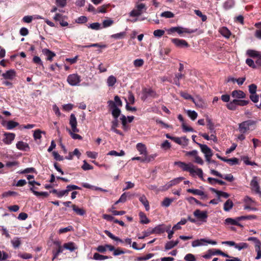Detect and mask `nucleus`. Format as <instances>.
Instances as JSON below:
<instances>
[{"label": "nucleus", "instance_id": "f257e3e1", "mask_svg": "<svg viewBox=\"0 0 261 261\" xmlns=\"http://www.w3.org/2000/svg\"><path fill=\"white\" fill-rule=\"evenodd\" d=\"M197 145L200 148L201 152L204 154L206 161L208 164H212L214 167H217L218 165L217 162L211 159L213 155L212 150L205 144L197 143Z\"/></svg>", "mask_w": 261, "mask_h": 261}, {"label": "nucleus", "instance_id": "f03ea898", "mask_svg": "<svg viewBox=\"0 0 261 261\" xmlns=\"http://www.w3.org/2000/svg\"><path fill=\"white\" fill-rule=\"evenodd\" d=\"M69 124L71 127V130L69 129V133L73 139H82V137L75 133H79V129L77 128V121L75 116L71 114L69 119Z\"/></svg>", "mask_w": 261, "mask_h": 261}, {"label": "nucleus", "instance_id": "7ed1b4c3", "mask_svg": "<svg viewBox=\"0 0 261 261\" xmlns=\"http://www.w3.org/2000/svg\"><path fill=\"white\" fill-rule=\"evenodd\" d=\"M257 121L252 119L244 121L239 124V130L241 133L245 134L249 130L255 129Z\"/></svg>", "mask_w": 261, "mask_h": 261}, {"label": "nucleus", "instance_id": "20e7f679", "mask_svg": "<svg viewBox=\"0 0 261 261\" xmlns=\"http://www.w3.org/2000/svg\"><path fill=\"white\" fill-rule=\"evenodd\" d=\"M174 165L178 166L180 168L184 171L189 172L190 174H192L194 171V165L189 163L188 164L186 163L181 161L175 162L174 163Z\"/></svg>", "mask_w": 261, "mask_h": 261}, {"label": "nucleus", "instance_id": "39448f33", "mask_svg": "<svg viewBox=\"0 0 261 261\" xmlns=\"http://www.w3.org/2000/svg\"><path fill=\"white\" fill-rule=\"evenodd\" d=\"M67 81L71 86H77L81 81V76L77 74H71L68 76Z\"/></svg>", "mask_w": 261, "mask_h": 261}, {"label": "nucleus", "instance_id": "423d86ee", "mask_svg": "<svg viewBox=\"0 0 261 261\" xmlns=\"http://www.w3.org/2000/svg\"><path fill=\"white\" fill-rule=\"evenodd\" d=\"M193 215L198 220L203 222H206L208 217L207 211H201L197 209L193 212Z\"/></svg>", "mask_w": 261, "mask_h": 261}, {"label": "nucleus", "instance_id": "0eeeda50", "mask_svg": "<svg viewBox=\"0 0 261 261\" xmlns=\"http://www.w3.org/2000/svg\"><path fill=\"white\" fill-rule=\"evenodd\" d=\"M250 185L252 191H254L256 194H261V191L257 181V177H254L252 178L251 180Z\"/></svg>", "mask_w": 261, "mask_h": 261}, {"label": "nucleus", "instance_id": "6e6552de", "mask_svg": "<svg viewBox=\"0 0 261 261\" xmlns=\"http://www.w3.org/2000/svg\"><path fill=\"white\" fill-rule=\"evenodd\" d=\"M171 225L166 226L165 224H160L153 228V230L154 233L161 234L164 233L165 231H168L171 228Z\"/></svg>", "mask_w": 261, "mask_h": 261}, {"label": "nucleus", "instance_id": "1a4fd4ad", "mask_svg": "<svg viewBox=\"0 0 261 261\" xmlns=\"http://www.w3.org/2000/svg\"><path fill=\"white\" fill-rule=\"evenodd\" d=\"M67 18V17L66 16L63 15L60 13H56L54 17V19L56 21H59L62 27H67L68 25V23L64 21V20Z\"/></svg>", "mask_w": 261, "mask_h": 261}, {"label": "nucleus", "instance_id": "9d476101", "mask_svg": "<svg viewBox=\"0 0 261 261\" xmlns=\"http://www.w3.org/2000/svg\"><path fill=\"white\" fill-rule=\"evenodd\" d=\"M171 41L178 47L187 48L190 46L188 43L185 40L179 39L178 38H173L171 39Z\"/></svg>", "mask_w": 261, "mask_h": 261}, {"label": "nucleus", "instance_id": "9b49d317", "mask_svg": "<svg viewBox=\"0 0 261 261\" xmlns=\"http://www.w3.org/2000/svg\"><path fill=\"white\" fill-rule=\"evenodd\" d=\"M211 173L214 175L223 178L229 182H231L234 180L233 176L231 174H227L224 176L222 174L214 169H211Z\"/></svg>", "mask_w": 261, "mask_h": 261}, {"label": "nucleus", "instance_id": "f8f14e48", "mask_svg": "<svg viewBox=\"0 0 261 261\" xmlns=\"http://www.w3.org/2000/svg\"><path fill=\"white\" fill-rule=\"evenodd\" d=\"M42 52L46 57V60L47 61L51 62L53 60V58L56 56V54L54 52L47 48H43Z\"/></svg>", "mask_w": 261, "mask_h": 261}, {"label": "nucleus", "instance_id": "ddd939ff", "mask_svg": "<svg viewBox=\"0 0 261 261\" xmlns=\"http://www.w3.org/2000/svg\"><path fill=\"white\" fill-rule=\"evenodd\" d=\"M231 96L233 98L237 99L245 98L246 94L242 90H235L231 92Z\"/></svg>", "mask_w": 261, "mask_h": 261}, {"label": "nucleus", "instance_id": "4468645a", "mask_svg": "<svg viewBox=\"0 0 261 261\" xmlns=\"http://www.w3.org/2000/svg\"><path fill=\"white\" fill-rule=\"evenodd\" d=\"M5 136L6 137L3 139V142L7 145L11 144L15 137L14 134L11 133H6Z\"/></svg>", "mask_w": 261, "mask_h": 261}, {"label": "nucleus", "instance_id": "2eb2a0df", "mask_svg": "<svg viewBox=\"0 0 261 261\" xmlns=\"http://www.w3.org/2000/svg\"><path fill=\"white\" fill-rule=\"evenodd\" d=\"M3 77L6 80H12L16 76L14 70L10 69L2 74Z\"/></svg>", "mask_w": 261, "mask_h": 261}, {"label": "nucleus", "instance_id": "dca6fc26", "mask_svg": "<svg viewBox=\"0 0 261 261\" xmlns=\"http://www.w3.org/2000/svg\"><path fill=\"white\" fill-rule=\"evenodd\" d=\"M187 192L192 193L194 195H199L202 196V198L207 197V195L205 193L198 189H188L187 190Z\"/></svg>", "mask_w": 261, "mask_h": 261}, {"label": "nucleus", "instance_id": "f3484780", "mask_svg": "<svg viewBox=\"0 0 261 261\" xmlns=\"http://www.w3.org/2000/svg\"><path fill=\"white\" fill-rule=\"evenodd\" d=\"M197 30H192L188 28H184L182 27H178L177 33L180 36H182L183 33L191 34L195 33Z\"/></svg>", "mask_w": 261, "mask_h": 261}, {"label": "nucleus", "instance_id": "a211bd4d", "mask_svg": "<svg viewBox=\"0 0 261 261\" xmlns=\"http://www.w3.org/2000/svg\"><path fill=\"white\" fill-rule=\"evenodd\" d=\"M17 149L23 151H28L30 149L29 145L28 143L23 141H19L16 144Z\"/></svg>", "mask_w": 261, "mask_h": 261}, {"label": "nucleus", "instance_id": "6ab92c4d", "mask_svg": "<svg viewBox=\"0 0 261 261\" xmlns=\"http://www.w3.org/2000/svg\"><path fill=\"white\" fill-rule=\"evenodd\" d=\"M173 141L179 145H185L187 144L189 140L186 138V137H182L181 138L174 137Z\"/></svg>", "mask_w": 261, "mask_h": 261}, {"label": "nucleus", "instance_id": "aec40b11", "mask_svg": "<svg viewBox=\"0 0 261 261\" xmlns=\"http://www.w3.org/2000/svg\"><path fill=\"white\" fill-rule=\"evenodd\" d=\"M210 190L212 192L215 193L217 195L219 198H220V197H223L225 198H227L229 197V194H228L227 193L217 190L214 188H211Z\"/></svg>", "mask_w": 261, "mask_h": 261}, {"label": "nucleus", "instance_id": "412c9836", "mask_svg": "<svg viewBox=\"0 0 261 261\" xmlns=\"http://www.w3.org/2000/svg\"><path fill=\"white\" fill-rule=\"evenodd\" d=\"M139 201L144 206L146 211H148L150 209L149 204L148 200L144 195H142L139 198Z\"/></svg>", "mask_w": 261, "mask_h": 261}, {"label": "nucleus", "instance_id": "4be33fe9", "mask_svg": "<svg viewBox=\"0 0 261 261\" xmlns=\"http://www.w3.org/2000/svg\"><path fill=\"white\" fill-rule=\"evenodd\" d=\"M63 248L69 250L71 252L74 251L75 250L77 249V247L75 246V243L72 242L64 243L63 245Z\"/></svg>", "mask_w": 261, "mask_h": 261}, {"label": "nucleus", "instance_id": "5701e85b", "mask_svg": "<svg viewBox=\"0 0 261 261\" xmlns=\"http://www.w3.org/2000/svg\"><path fill=\"white\" fill-rule=\"evenodd\" d=\"M71 207L73 211L79 216H84L86 214V211L83 208H79L75 204H72Z\"/></svg>", "mask_w": 261, "mask_h": 261}, {"label": "nucleus", "instance_id": "b1692460", "mask_svg": "<svg viewBox=\"0 0 261 261\" xmlns=\"http://www.w3.org/2000/svg\"><path fill=\"white\" fill-rule=\"evenodd\" d=\"M30 191L33 193V194L37 197L42 196L43 197H47L49 195V193L47 192H38L34 190L33 187H31L30 189Z\"/></svg>", "mask_w": 261, "mask_h": 261}, {"label": "nucleus", "instance_id": "393cba45", "mask_svg": "<svg viewBox=\"0 0 261 261\" xmlns=\"http://www.w3.org/2000/svg\"><path fill=\"white\" fill-rule=\"evenodd\" d=\"M136 148L141 154L146 155L147 153L146 147L144 144L139 143L137 144Z\"/></svg>", "mask_w": 261, "mask_h": 261}, {"label": "nucleus", "instance_id": "a878e982", "mask_svg": "<svg viewBox=\"0 0 261 261\" xmlns=\"http://www.w3.org/2000/svg\"><path fill=\"white\" fill-rule=\"evenodd\" d=\"M184 179L182 177H179L176 178H174L173 180H171L169 183H168L166 186L167 187V188H170L173 186H175L178 184H179L180 182H181L183 179Z\"/></svg>", "mask_w": 261, "mask_h": 261}, {"label": "nucleus", "instance_id": "bb28decb", "mask_svg": "<svg viewBox=\"0 0 261 261\" xmlns=\"http://www.w3.org/2000/svg\"><path fill=\"white\" fill-rule=\"evenodd\" d=\"M105 233L108 236L109 238H110L111 239L117 241L121 243H123V241L121 239H120L119 238L115 236L113 233H112L109 230H106L104 231Z\"/></svg>", "mask_w": 261, "mask_h": 261}, {"label": "nucleus", "instance_id": "cd10ccee", "mask_svg": "<svg viewBox=\"0 0 261 261\" xmlns=\"http://www.w3.org/2000/svg\"><path fill=\"white\" fill-rule=\"evenodd\" d=\"M139 216L140 219V223L142 224H148L150 222V220L146 217V215L142 212H141L139 214Z\"/></svg>", "mask_w": 261, "mask_h": 261}, {"label": "nucleus", "instance_id": "c85d7f7f", "mask_svg": "<svg viewBox=\"0 0 261 261\" xmlns=\"http://www.w3.org/2000/svg\"><path fill=\"white\" fill-rule=\"evenodd\" d=\"M233 203L230 199H228L224 204L223 209L226 212L229 211L233 207Z\"/></svg>", "mask_w": 261, "mask_h": 261}, {"label": "nucleus", "instance_id": "c756f323", "mask_svg": "<svg viewBox=\"0 0 261 261\" xmlns=\"http://www.w3.org/2000/svg\"><path fill=\"white\" fill-rule=\"evenodd\" d=\"M195 167L194 166V172H193L192 173V174H190L192 175V176H194V174H196L197 175H198V176L201 180H204V179H203V173L202 170L201 168H196L195 169Z\"/></svg>", "mask_w": 261, "mask_h": 261}, {"label": "nucleus", "instance_id": "7c9ffc66", "mask_svg": "<svg viewBox=\"0 0 261 261\" xmlns=\"http://www.w3.org/2000/svg\"><path fill=\"white\" fill-rule=\"evenodd\" d=\"M221 34L226 38H229L231 35L230 31L226 27H223L220 29Z\"/></svg>", "mask_w": 261, "mask_h": 261}, {"label": "nucleus", "instance_id": "2f4dec72", "mask_svg": "<svg viewBox=\"0 0 261 261\" xmlns=\"http://www.w3.org/2000/svg\"><path fill=\"white\" fill-rule=\"evenodd\" d=\"M179 243V241L178 240L175 241V242L173 241H169L168 242L165 246V250H169L176 246Z\"/></svg>", "mask_w": 261, "mask_h": 261}, {"label": "nucleus", "instance_id": "473e14b6", "mask_svg": "<svg viewBox=\"0 0 261 261\" xmlns=\"http://www.w3.org/2000/svg\"><path fill=\"white\" fill-rule=\"evenodd\" d=\"M206 121L207 122V126L208 129L212 133L215 132V126L214 123L212 122V120L208 117H207L206 118Z\"/></svg>", "mask_w": 261, "mask_h": 261}, {"label": "nucleus", "instance_id": "72a5a7b5", "mask_svg": "<svg viewBox=\"0 0 261 261\" xmlns=\"http://www.w3.org/2000/svg\"><path fill=\"white\" fill-rule=\"evenodd\" d=\"M257 219V216L254 215L242 216L237 217L238 220H254Z\"/></svg>", "mask_w": 261, "mask_h": 261}, {"label": "nucleus", "instance_id": "f704fd0d", "mask_svg": "<svg viewBox=\"0 0 261 261\" xmlns=\"http://www.w3.org/2000/svg\"><path fill=\"white\" fill-rule=\"evenodd\" d=\"M255 250L257 253V255L255 257L256 259L261 258V242L259 244H257L254 246Z\"/></svg>", "mask_w": 261, "mask_h": 261}, {"label": "nucleus", "instance_id": "c9c22d12", "mask_svg": "<svg viewBox=\"0 0 261 261\" xmlns=\"http://www.w3.org/2000/svg\"><path fill=\"white\" fill-rule=\"evenodd\" d=\"M111 258H112L111 256L102 255L98 253H95L93 255V259L95 260H101Z\"/></svg>", "mask_w": 261, "mask_h": 261}, {"label": "nucleus", "instance_id": "e433bc0d", "mask_svg": "<svg viewBox=\"0 0 261 261\" xmlns=\"http://www.w3.org/2000/svg\"><path fill=\"white\" fill-rule=\"evenodd\" d=\"M121 121L122 128L124 130L126 131L128 129V126L127 125V119L125 115H121L120 117Z\"/></svg>", "mask_w": 261, "mask_h": 261}, {"label": "nucleus", "instance_id": "4c0bfd02", "mask_svg": "<svg viewBox=\"0 0 261 261\" xmlns=\"http://www.w3.org/2000/svg\"><path fill=\"white\" fill-rule=\"evenodd\" d=\"M107 83L109 87H113L116 83V78L113 75H111L108 78Z\"/></svg>", "mask_w": 261, "mask_h": 261}, {"label": "nucleus", "instance_id": "58836bf2", "mask_svg": "<svg viewBox=\"0 0 261 261\" xmlns=\"http://www.w3.org/2000/svg\"><path fill=\"white\" fill-rule=\"evenodd\" d=\"M237 217L235 219L228 218L225 220L224 223L226 225H236L237 224Z\"/></svg>", "mask_w": 261, "mask_h": 261}, {"label": "nucleus", "instance_id": "ea45409f", "mask_svg": "<svg viewBox=\"0 0 261 261\" xmlns=\"http://www.w3.org/2000/svg\"><path fill=\"white\" fill-rule=\"evenodd\" d=\"M249 245L246 243H240L239 244L236 243L235 248L238 249L239 250H241L242 249H246L248 247Z\"/></svg>", "mask_w": 261, "mask_h": 261}, {"label": "nucleus", "instance_id": "a19ab883", "mask_svg": "<svg viewBox=\"0 0 261 261\" xmlns=\"http://www.w3.org/2000/svg\"><path fill=\"white\" fill-rule=\"evenodd\" d=\"M156 155L155 154H151V155H147V153L146 154V155H144V159L143 160V161H144V162H150L152 161H153L154 158L156 157Z\"/></svg>", "mask_w": 261, "mask_h": 261}, {"label": "nucleus", "instance_id": "79ce46f5", "mask_svg": "<svg viewBox=\"0 0 261 261\" xmlns=\"http://www.w3.org/2000/svg\"><path fill=\"white\" fill-rule=\"evenodd\" d=\"M247 54L250 57H252V58H254V57H257L258 58V57L259 56V52L256 51V50H252V49H248L247 51Z\"/></svg>", "mask_w": 261, "mask_h": 261}, {"label": "nucleus", "instance_id": "37998d69", "mask_svg": "<svg viewBox=\"0 0 261 261\" xmlns=\"http://www.w3.org/2000/svg\"><path fill=\"white\" fill-rule=\"evenodd\" d=\"M235 101V99H233L232 101H230L229 103H228L226 105V107L228 109L232 111L236 110L237 106Z\"/></svg>", "mask_w": 261, "mask_h": 261}, {"label": "nucleus", "instance_id": "c03bdc74", "mask_svg": "<svg viewBox=\"0 0 261 261\" xmlns=\"http://www.w3.org/2000/svg\"><path fill=\"white\" fill-rule=\"evenodd\" d=\"M18 123L13 121L12 120H10L7 122V128L8 129H12L14 127H16L17 126H18Z\"/></svg>", "mask_w": 261, "mask_h": 261}, {"label": "nucleus", "instance_id": "a18cd8bd", "mask_svg": "<svg viewBox=\"0 0 261 261\" xmlns=\"http://www.w3.org/2000/svg\"><path fill=\"white\" fill-rule=\"evenodd\" d=\"M234 3L232 0H227L224 3L223 7L225 9L228 10L233 7Z\"/></svg>", "mask_w": 261, "mask_h": 261}, {"label": "nucleus", "instance_id": "49530a36", "mask_svg": "<svg viewBox=\"0 0 261 261\" xmlns=\"http://www.w3.org/2000/svg\"><path fill=\"white\" fill-rule=\"evenodd\" d=\"M125 36H126V33L125 32H120L119 33H116V34H113V35H111V37L112 38L118 39L124 38Z\"/></svg>", "mask_w": 261, "mask_h": 261}, {"label": "nucleus", "instance_id": "de8ad7c7", "mask_svg": "<svg viewBox=\"0 0 261 261\" xmlns=\"http://www.w3.org/2000/svg\"><path fill=\"white\" fill-rule=\"evenodd\" d=\"M161 16L166 18H173L174 16V13L171 11H165L161 14Z\"/></svg>", "mask_w": 261, "mask_h": 261}, {"label": "nucleus", "instance_id": "09e8293b", "mask_svg": "<svg viewBox=\"0 0 261 261\" xmlns=\"http://www.w3.org/2000/svg\"><path fill=\"white\" fill-rule=\"evenodd\" d=\"M235 102L237 103V106H245L249 103V100H240L235 99Z\"/></svg>", "mask_w": 261, "mask_h": 261}, {"label": "nucleus", "instance_id": "8fccbe9b", "mask_svg": "<svg viewBox=\"0 0 261 261\" xmlns=\"http://www.w3.org/2000/svg\"><path fill=\"white\" fill-rule=\"evenodd\" d=\"M188 116L192 120H195L198 116L197 113L195 111L188 110L187 111Z\"/></svg>", "mask_w": 261, "mask_h": 261}, {"label": "nucleus", "instance_id": "3c124183", "mask_svg": "<svg viewBox=\"0 0 261 261\" xmlns=\"http://www.w3.org/2000/svg\"><path fill=\"white\" fill-rule=\"evenodd\" d=\"M11 243L14 248H18L21 244V242L18 238H14L12 241Z\"/></svg>", "mask_w": 261, "mask_h": 261}, {"label": "nucleus", "instance_id": "603ef678", "mask_svg": "<svg viewBox=\"0 0 261 261\" xmlns=\"http://www.w3.org/2000/svg\"><path fill=\"white\" fill-rule=\"evenodd\" d=\"M121 110L118 107L116 108L115 109L112 110V115L114 118H118V117L120 115Z\"/></svg>", "mask_w": 261, "mask_h": 261}, {"label": "nucleus", "instance_id": "864d4df0", "mask_svg": "<svg viewBox=\"0 0 261 261\" xmlns=\"http://www.w3.org/2000/svg\"><path fill=\"white\" fill-rule=\"evenodd\" d=\"M110 6L109 5H103L97 8V13H104L106 12V10Z\"/></svg>", "mask_w": 261, "mask_h": 261}, {"label": "nucleus", "instance_id": "5fc2aeb1", "mask_svg": "<svg viewBox=\"0 0 261 261\" xmlns=\"http://www.w3.org/2000/svg\"><path fill=\"white\" fill-rule=\"evenodd\" d=\"M56 4L58 7L64 8L67 5V0H56Z\"/></svg>", "mask_w": 261, "mask_h": 261}, {"label": "nucleus", "instance_id": "6e6d98bb", "mask_svg": "<svg viewBox=\"0 0 261 261\" xmlns=\"http://www.w3.org/2000/svg\"><path fill=\"white\" fill-rule=\"evenodd\" d=\"M249 92L250 94H253L256 93L257 86L254 84H252L248 86Z\"/></svg>", "mask_w": 261, "mask_h": 261}, {"label": "nucleus", "instance_id": "4d7b16f0", "mask_svg": "<svg viewBox=\"0 0 261 261\" xmlns=\"http://www.w3.org/2000/svg\"><path fill=\"white\" fill-rule=\"evenodd\" d=\"M88 21V18L86 16H81L79 17H78L76 20L75 22L77 23H85L87 22Z\"/></svg>", "mask_w": 261, "mask_h": 261}, {"label": "nucleus", "instance_id": "13d9d810", "mask_svg": "<svg viewBox=\"0 0 261 261\" xmlns=\"http://www.w3.org/2000/svg\"><path fill=\"white\" fill-rule=\"evenodd\" d=\"M88 28H90L92 30H98L100 29V24L98 22H94L92 23L91 24H90L88 26Z\"/></svg>", "mask_w": 261, "mask_h": 261}, {"label": "nucleus", "instance_id": "bf43d9fd", "mask_svg": "<svg viewBox=\"0 0 261 261\" xmlns=\"http://www.w3.org/2000/svg\"><path fill=\"white\" fill-rule=\"evenodd\" d=\"M172 202L173 199L166 197L162 201V205L165 207H168Z\"/></svg>", "mask_w": 261, "mask_h": 261}, {"label": "nucleus", "instance_id": "052dcab7", "mask_svg": "<svg viewBox=\"0 0 261 261\" xmlns=\"http://www.w3.org/2000/svg\"><path fill=\"white\" fill-rule=\"evenodd\" d=\"M144 92L147 94V96H151L153 97H155L156 96L155 92L151 89H145L144 90Z\"/></svg>", "mask_w": 261, "mask_h": 261}, {"label": "nucleus", "instance_id": "680f3d73", "mask_svg": "<svg viewBox=\"0 0 261 261\" xmlns=\"http://www.w3.org/2000/svg\"><path fill=\"white\" fill-rule=\"evenodd\" d=\"M41 133H44V132L41 131L40 129H36L34 131L33 137L35 140L40 139L41 138Z\"/></svg>", "mask_w": 261, "mask_h": 261}, {"label": "nucleus", "instance_id": "e2e57ef3", "mask_svg": "<svg viewBox=\"0 0 261 261\" xmlns=\"http://www.w3.org/2000/svg\"><path fill=\"white\" fill-rule=\"evenodd\" d=\"M195 13L200 17H201L202 21H205L207 19V16L202 14V13L199 10H195Z\"/></svg>", "mask_w": 261, "mask_h": 261}, {"label": "nucleus", "instance_id": "0e129e2a", "mask_svg": "<svg viewBox=\"0 0 261 261\" xmlns=\"http://www.w3.org/2000/svg\"><path fill=\"white\" fill-rule=\"evenodd\" d=\"M242 160H243L244 163L247 165H256V164L254 162H251L249 160V158L247 156H244L242 158Z\"/></svg>", "mask_w": 261, "mask_h": 261}, {"label": "nucleus", "instance_id": "69168bd1", "mask_svg": "<svg viewBox=\"0 0 261 261\" xmlns=\"http://www.w3.org/2000/svg\"><path fill=\"white\" fill-rule=\"evenodd\" d=\"M114 23L113 20L108 19L106 20H104L102 22V25L103 28H107L110 27Z\"/></svg>", "mask_w": 261, "mask_h": 261}, {"label": "nucleus", "instance_id": "338daca9", "mask_svg": "<svg viewBox=\"0 0 261 261\" xmlns=\"http://www.w3.org/2000/svg\"><path fill=\"white\" fill-rule=\"evenodd\" d=\"M249 98L252 102L256 103L259 101V96L258 94L255 93L253 94H250Z\"/></svg>", "mask_w": 261, "mask_h": 261}, {"label": "nucleus", "instance_id": "774afa93", "mask_svg": "<svg viewBox=\"0 0 261 261\" xmlns=\"http://www.w3.org/2000/svg\"><path fill=\"white\" fill-rule=\"evenodd\" d=\"M246 63L250 67H252L253 68H257V66L256 64L254 63V61L251 59H247L246 60Z\"/></svg>", "mask_w": 261, "mask_h": 261}]
</instances>
